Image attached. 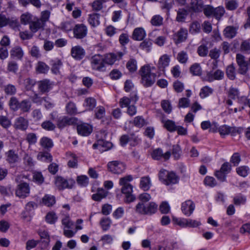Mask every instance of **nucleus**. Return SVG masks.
I'll use <instances>...</instances> for the list:
<instances>
[{
	"mask_svg": "<svg viewBox=\"0 0 250 250\" xmlns=\"http://www.w3.org/2000/svg\"><path fill=\"white\" fill-rule=\"evenodd\" d=\"M122 76V72L118 69H114L109 73L110 78L113 80L119 79Z\"/></svg>",
	"mask_w": 250,
	"mask_h": 250,
	"instance_id": "63",
	"label": "nucleus"
},
{
	"mask_svg": "<svg viewBox=\"0 0 250 250\" xmlns=\"http://www.w3.org/2000/svg\"><path fill=\"white\" fill-rule=\"evenodd\" d=\"M188 15V12L184 9H180L177 11L176 20L178 22H183L186 19Z\"/></svg>",
	"mask_w": 250,
	"mask_h": 250,
	"instance_id": "48",
	"label": "nucleus"
},
{
	"mask_svg": "<svg viewBox=\"0 0 250 250\" xmlns=\"http://www.w3.org/2000/svg\"><path fill=\"white\" fill-rule=\"evenodd\" d=\"M133 179V177L131 175L125 176L120 179L119 185L121 187L126 186L127 185H131L129 182L132 181Z\"/></svg>",
	"mask_w": 250,
	"mask_h": 250,
	"instance_id": "50",
	"label": "nucleus"
},
{
	"mask_svg": "<svg viewBox=\"0 0 250 250\" xmlns=\"http://www.w3.org/2000/svg\"><path fill=\"white\" fill-rule=\"evenodd\" d=\"M181 153V149L178 145L172 146V155L175 160H178L180 159Z\"/></svg>",
	"mask_w": 250,
	"mask_h": 250,
	"instance_id": "46",
	"label": "nucleus"
},
{
	"mask_svg": "<svg viewBox=\"0 0 250 250\" xmlns=\"http://www.w3.org/2000/svg\"><path fill=\"white\" fill-rule=\"evenodd\" d=\"M190 72L195 76H200L202 74V68L200 64L198 63H195L190 67Z\"/></svg>",
	"mask_w": 250,
	"mask_h": 250,
	"instance_id": "39",
	"label": "nucleus"
},
{
	"mask_svg": "<svg viewBox=\"0 0 250 250\" xmlns=\"http://www.w3.org/2000/svg\"><path fill=\"white\" fill-rule=\"evenodd\" d=\"M194 209V204L191 200H187L182 204V211L183 213L187 216H190Z\"/></svg>",
	"mask_w": 250,
	"mask_h": 250,
	"instance_id": "14",
	"label": "nucleus"
},
{
	"mask_svg": "<svg viewBox=\"0 0 250 250\" xmlns=\"http://www.w3.org/2000/svg\"><path fill=\"white\" fill-rule=\"evenodd\" d=\"M155 68L152 67L153 69ZM141 76V83L145 87L151 86L155 82L156 74L151 72V68L149 65H145L141 67L139 70Z\"/></svg>",
	"mask_w": 250,
	"mask_h": 250,
	"instance_id": "1",
	"label": "nucleus"
},
{
	"mask_svg": "<svg viewBox=\"0 0 250 250\" xmlns=\"http://www.w3.org/2000/svg\"><path fill=\"white\" fill-rule=\"evenodd\" d=\"M62 223L65 229H72L74 226V223L71 220L69 216H65L62 220Z\"/></svg>",
	"mask_w": 250,
	"mask_h": 250,
	"instance_id": "54",
	"label": "nucleus"
},
{
	"mask_svg": "<svg viewBox=\"0 0 250 250\" xmlns=\"http://www.w3.org/2000/svg\"><path fill=\"white\" fill-rule=\"evenodd\" d=\"M44 26L42 20L37 19L35 21H32L29 24V28L30 30L35 33L37 32L39 29L42 28Z\"/></svg>",
	"mask_w": 250,
	"mask_h": 250,
	"instance_id": "24",
	"label": "nucleus"
},
{
	"mask_svg": "<svg viewBox=\"0 0 250 250\" xmlns=\"http://www.w3.org/2000/svg\"><path fill=\"white\" fill-rule=\"evenodd\" d=\"M146 36V33L142 27L136 28L132 33V38L135 41H142Z\"/></svg>",
	"mask_w": 250,
	"mask_h": 250,
	"instance_id": "20",
	"label": "nucleus"
},
{
	"mask_svg": "<svg viewBox=\"0 0 250 250\" xmlns=\"http://www.w3.org/2000/svg\"><path fill=\"white\" fill-rule=\"evenodd\" d=\"M236 34V28L233 26H227L224 30V35L227 38H233Z\"/></svg>",
	"mask_w": 250,
	"mask_h": 250,
	"instance_id": "29",
	"label": "nucleus"
},
{
	"mask_svg": "<svg viewBox=\"0 0 250 250\" xmlns=\"http://www.w3.org/2000/svg\"><path fill=\"white\" fill-rule=\"evenodd\" d=\"M224 72L221 70L218 69L215 72L209 71L207 72L206 76V80L211 82L214 80H220L224 78Z\"/></svg>",
	"mask_w": 250,
	"mask_h": 250,
	"instance_id": "15",
	"label": "nucleus"
},
{
	"mask_svg": "<svg viewBox=\"0 0 250 250\" xmlns=\"http://www.w3.org/2000/svg\"><path fill=\"white\" fill-rule=\"evenodd\" d=\"M150 22L153 26H160L163 24V18L159 15H154L152 17Z\"/></svg>",
	"mask_w": 250,
	"mask_h": 250,
	"instance_id": "45",
	"label": "nucleus"
},
{
	"mask_svg": "<svg viewBox=\"0 0 250 250\" xmlns=\"http://www.w3.org/2000/svg\"><path fill=\"white\" fill-rule=\"evenodd\" d=\"M0 125L5 128L9 127L11 125V121L8 118L5 116H0Z\"/></svg>",
	"mask_w": 250,
	"mask_h": 250,
	"instance_id": "60",
	"label": "nucleus"
},
{
	"mask_svg": "<svg viewBox=\"0 0 250 250\" xmlns=\"http://www.w3.org/2000/svg\"><path fill=\"white\" fill-rule=\"evenodd\" d=\"M171 154L170 151H169L164 153L162 149L159 148L153 150L151 156L154 160H160L163 159L167 161L169 159Z\"/></svg>",
	"mask_w": 250,
	"mask_h": 250,
	"instance_id": "11",
	"label": "nucleus"
},
{
	"mask_svg": "<svg viewBox=\"0 0 250 250\" xmlns=\"http://www.w3.org/2000/svg\"><path fill=\"white\" fill-rule=\"evenodd\" d=\"M170 62L169 57L164 54L162 55L159 59L157 64L158 68L160 71L164 72L166 67L168 66Z\"/></svg>",
	"mask_w": 250,
	"mask_h": 250,
	"instance_id": "19",
	"label": "nucleus"
},
{
	"mask_svg": "<svg viewBox=\"0 0 250 250\" xmlns=\"http://www.w3.org/2000/svg\"><path fill=\"white\" fill-rule=\"evenodd\" d=\"M28 126V121L22 117L15 119L14 127L18 129L25 130Z\"/></svg>",
	"mask_w": 250,
	"mask_h": 250,
	"instance_id": "16",
	"label": "nucleus"
},
{
	"mask_svg": "<svg viewBox=\"0 0 250 250\" xmlns=\"http://www.w3.org/2000/svg\"><path fill=\"white\" fill-rule=\"evenodd\" d=\"M38 160L46 162H51L52 161V157L50 153L47 152H40L37 156Z\"/></svg>",
	"mask_w": 250,
	"mask_h": 250,
	"instance_id": "31",
	"label": "nucleus"
},
{
	"mask_svg": "<svg viewBox=\"0 0 250 250\" xmlns=\"http://www.w3.org/2000/svg\"><path fill=\"white\" fill-rule=\"evenodd\" d=\"M123 55L124 54L121 52L106 54L104 57L105 63L112 65L117 61H119L121 59Z\"/></svg>",
	"mask_w": 250,
	"mask_h": 250,
	"instance_id": "10",
	"label": "nucleus"
},
{
	"mask_svg": "<svg viewBox=\"0 0 250 250\" xmlns=\"http://www.w3.org/2000/svg\"><path fill=\"white\" fill-rule=\"evenodd\" d=\"M91 64L93 69L103 71L105 70V62L104 57L97 54L93 56L91 59Z\"/></svg>",
	"mask_w": 250,
	"mask_h": 250,
	"instance_id": "4",
	"label": "nucleus"
},
{
	"mask_svg": "<svg viewBox=\"0 0 250 250\" xmlns=\"http://www.w3.org/2000/svg\"><path fill=\"white\" fill-rule=\"evenodd\" d=\"M225 10L223 7H218L213 9V16L216 19H220L224 14Z\"/></svg>",
	"mask_w": 250,
	"mask_h": 250,
	"instance_id": "56",
	"label": "nucleus"
},
{
	"mask_svg": "<svg viewBox=\"0 0 250 250\" xmlns=\"http://www.w3.org/2000/svg\"><path fill=\"white\" fill-rule=\"evenodd\" d=\"M188 36V31L186 29L181 28L173 36V39L176 44L185 41Z\"/></svg>",
	"mask_w": 250,
	"mask_h": 250,
	"instance_id": "13",
	"label": "nucleus"
},
{
	"mask_svg": "<svg viewBox=\"0 0 250 250\" xmlns=\"http://www.w3.org/2000/svg\"><path fill=\"white\" fill-rule=\"evenodd\" d=\"M138 97L136 94H134L130 98L126 97H124L121 99L120 101V105L121 107H126L129 106V105L130 104L131 101L136 103L138 100Z\"/></svg>",
	"mask_w": 250,
	"mask_h": 250,
	"instance_id": "23",
	"label": "nucleus"
},
{
	"mask_svg": "<svg viewBox=\"0 0 250 250\" xmlns=\"http://www.w3.org/2000/svg\"><path fill=\"white\" fill-rule=\"evenodd\" d=\"M108 192L103 188H99L97 192L93 194L92 198L93 200L100 201L102 199L105 198L107 195Z\"/></svg>",
	"mask_w": 250,
	"mask_h": 250,
	"instance_id": "28",
	"label": "nucleus"
},
{
	"mask_svg": "<svg viewBox=\"0 0 250 250\" xmlns=\"http://www.w3.org/2000/svg\"><path fill=\"white\" fill-rule=\"evenodd\" d=\"M213 91V89L212 88L205 86L201 89L199 95L201 98L204 99L211 95Z\"/></svg>",
	"mask_w": 250,
	"mask_h": 250,
	"instance_id": "35",
	"label": "nucleus"
},
{
	"mask_svg": "<svg viewBox=\"0 0 250 250\" xmlns=\"http://www.w3.org/2000/svg\"><path fill=\"white\" fill-rule=\"evenodd\" d=\"M151 186L150 179L148 176H144L141 178L140 188L144 191L148 190Z\"/></svg>",
	"mask_w": 250,
	"mask_h": 250,
	"instance_id": "26",
	"label": "nucleus"
},
{
	"mask_svg": "<svg viewBox=\"0 0 250 250\" xmlns=\"http://www.w3.org/2000/svg\"><path fill=\"white\" fill-rule=\"evenodd\" d=\"M19 68L18 63L14 61H9L7 64V70L8 72L17 73Z\"/></svg>",
	"mask_w": 250,
	"mask_h": 250,
	"instance_id": "43",
	"label": "nucleus"
},
{
	"mask_svg": "<svg viewBox=\"0 0 250 250\" xmlns=\"http://www.w3.org/2000/svg\"><path fill=\"white\" fill-rule=\"evenodd\" d=\"M17 22L11 21V20L7 18L5 15L0 14V28L6 26L7 25L12 26L13 24H16Z\"/></svg>",
	"mask_w": 250,
	"mask_h": 250,
	"instance_id": "34",
	"label": "nucleus"
},
{
	"mask_svg": "<svg viewBox=\"0 0 250 250\" xmlns=\"http://www.w3.org/2000/svg\"><path fill=\"white\" fill-rule=\"evenodd\" d=\"M233 200L236 206H240L246 203L247 199L245 196L240 194L234 196Z\"/></svg>",
	"mask_w": 250,
	"mask_h": 250,
	"instance_id": "41",
	"label": "nucleus"
},
{
	"mask_svg": "<svg viewBox=\"0 0 250 250\" xmlns=\"http://www.w3.org/2000/svg\"><path fill=\"white\" fill-rule=\"evenodd\" d=\"M126 68L130 72H134L137 69V62L135 59H130L126 63Z\"/></svg>",
	"mask_w": 250,
	"mask_h": 250,
	"instance_id": "57",
	"label": "nucleus"
},
{
	"mask_svg": "<svg viewBox=\"0 0 250 250\" xmlns=\"http://www.w3.org/2000/svg\"><path fill=\"white\" fill-rule=\"evenodd\" d=\"M100 15L99 14L94 13L89 16L88 21L89 24L93 27H95L99 25Z\"/></svg>",
	"mask_w": 250,
	"mask_h": 250,
	"instance_id": "33",
	"label": "nucleus"
},
{
	"mask_svg": "<svg viewBox=\"0 0 250 250\" xmlns=\"http://www.w3.org/2000/svg\"><path fill=\"white\" fill-rule=\"evenodd\" d=\"M69 160L68 162V166L70 167L75 168L77 167V157L76 156L71 152L67 153Z\"/></svg>",
	"mask_w": 250,
	"mask_h": 250,
	"instance_id": "38",
	"label": "nucleus"
},
{
	"mask_svg": "<svg viewBox=\"0 0 250 250\" xmlns=\"http://www.w3.org/2000/svg\"><path fill=\"white\" fill-rule=\"evenodd\" d=\"M250 169L247 166H241L236 168L237 173L240 176L245 177L249 172Z\"/></svg>",
	"mask_w": 250,
	"mask_h": 250,
	"instance_id": "51",
	"label": "nucleus"
},
{
	"mask_svg": "<svg viewBox=\"0 0 250 250\" xmlns=\"http://www.w3.org/2000/svg\"><path fill=\"white\" fill-rule=\"evenodd\" d=\"M23 164L27 168H30L32 167L34 163L32 158L28 154H25L23 158Z\"/></svg>",
	"mask_w": 250,
	"mask_h": 250,
	"instance_id": "49",
	"label": "nucleus"
},
{
	"mask_svg": "<svg viewBox=\"0 0 250 250\" xmlns=\"http://www.w3.org/2000/svg\"><path fill=\"white\" fill-rule=\"evenodd\" d=\"M38 88L40 92L44 93L48 92L53 86L52 83L48 80H43L38 83Z\"/></svg>",
	"mask_w": 250,
	"mask_h": 250,
	"instance_id": "17",
	"label": "nucleus"
},
{
	"mask_svg": "<svg viewBox=\"0 0 250 250\" xmlns=\"http://www.w3.org/2000/svg\"><path fill=\"white\" fill-rule=\"evenodd\" d=\"M177 59L180 63H185L188 60V56L186 52L182 51L178 54Z\"/></svg>",
	"mask_w": 250,
	"mask_h": 250,
	"instance_id": "62",
	"label": "nucleus"
},
{
	"mask_svg": "<svg viewBox=\"0 0 250 250\" xmlns=\"http://www.w3.org/2000/svg\"><path fill=\"white\" fill-rule=\"evenodd\" d=\"M96 101L94 98L89 97L84 100L83 105L87 108V110H93L96 106Z\"/></svg>",
	"mask_w": 250,
	"mask_h": 250,
	"instance_id": "37",
	"label": "nucleus"
},
{
	"mask_svg": "<svg viewBox=\"0 0 250 250\" xmlns=\"http://www.w3.org/2000/svg\"><path fill=\"white\" fill-rule=\"evenodd\" d=\"M92 131V127L87 124H82L77 125V132L79 134L83 136H88Z\"/></svg>",
	"mask_w": 250,
	"mask_h": 250,
	"instance_id": "18",
	"label": "nucleus"
},
{
	"mask_svg": "<svg viewBox=\"0 0 250 250\" xmlns=\"http://www.w3.org/2000/svg\"><path fill=\"white\" fill-rule=\"evenodd\" d=\"M30 193V187L26 183H22L19 184L16 190V195L17 196L25 198L28 196Z\"/></svg>",
	"mask_w": 250,
	"mask_h": 250,
	"instance_id": "9",
	"label": "nucleus"
},
{
	"mask_svg": "<svg viewBox=\"0 0 250 250\" xmlns=\"http://www.w3.org/2000/svg\"><path fill=\"white\" fill-rule=\"evenodd\" d=\"M41 126L42 128L48 131H52L54 130L55 125L50 121H45L43 122Z\"/></svg>",
	"mask_w": 250,
	"mask_h": 250,
	"instance_id": "59",
	"label": "nucleus"
},
{
	"mask_svg": "<svg viewBox=\"0 0 250 250\" xmlns=\"http://www.w3.org/2000/svg\"><path fill=\"white\" fill-rule=\"evenodd\" d=\"M4 91L6 94L13 95L16 94L17 89L15 85L11 84H8L4 86Z\"/></svg>",
	"mask_w": 250,
	"mask_h": 250,
	"instance_id": "55",
	"label": "nucleus"
},
{
	"mask_svg": "<svg viewBox=\"0 0 250 250\" xmlns=\"http://www.w3.org/2000/svg\"><path fill=\"white\" fill-rule=\"evenodd\" d=\"M6 161L10 164H14L19 161V157L13 149L8 150L5 153Z\"/></svg>",
	"mask_w": 250,
	"mask_h": 250,
	"instance_id": "21",
	"label": "nucleus"
},
{
	"mask_svg": "<svg viewBox=\"0 0 250 250\" xmlns=\"http://www.w3.org/2000/svg\"><path fill=\"white\" fill-rule=\"evenodd\" d=\"M11 58L18 60H21L23 56L24 52L21 46L13 47L10 51Z\"/></svg>",
	"mask_w": 250,
	"mask_h": 250,
	"instance_id": "22",
	"label": "nucleus"
},
{
	"mask_svg": "<svg viewBox=\"0 0 250 250\" xmlns=\"http://www.w3.org/2000/svg\"><path fill=\"white\" fill-rule=\"evenodd\" d=\"M73 32L75 38L82 39L87 35V28L84 24H77L73 28Z\"/></svg>",
	"mask_w": 250,
	"mask_h": 250,
	"instance_id": "7",
	"label": "nucleus"
},
{
	"mask_svg": "<svg viewBox=\"0 0 250 250\" xmlns=\"http://www.w3.org/2000/svg\"><path fill=\"white\" fill-rule=\"evenodd\" d=\"M8 104L12 110L16 111L19 109L20 102L16 97H12L9 101Z\"/></svg>",
	"mask_w": 250,
	"mask_h": 250,
	"instance_id": "30",
	"label": "nucleus"
},
{
	"mask_svg": "<svg viewBox=\"0 0 250 250\" xmlns=\"http://www.w3.org/2000/svg\"><path fill=\"white\" fill-rule=\"evenodd\" d=\"M32 16L29 13L23 14L21 17V22L23 24H30L32 21Z\"/></svg>",
	"mask_w": 250,
	"mask_h": 250,
	"instance_id": "61",
	"label": "nucleus"
},
{
	"mask_svg": "<svg viewBox=\"0 0 250 250\" xmlns=\"http://www.w3.org/2000/svg\"><path fill=\"white\" fill-rule=\"evenodd\" d=\"M164 126L169 131H173L176 130V126L174 122L171 120H167L165 121L163 120Z\"/></svg>",
	"mask_w": 250,
	"mask_h": 250,
	"instance_id": "52",
	"label": "nucleus"
},
{
	"mask_svg": "<svg viewBox=\"0 0 250 250\" xmlns=\"http://www.w3.org/2000/svg\"><path fill=\"white\" fill-rule=\"evenodd\" d=\"M76 180L78 184L82 187H86L89 183L88 178L86 175L78 176Z\"/></svg>",
	"mask_w": 250,
	"mask_h": 250,
	"instance_id": "47",
	"label": "nucleus"
},
{
	"mask_svg": "<svg viewBox=\"0 0 250 250\" xmlns=\"http://www.w3.org/2000/svg\"><path fill=\"white\" fill-rule=\"evenodd\" d=\"M46 221L47 223L53 224H54L57 220L58 217L53 212H50L47 214L45 217Z\"/></svg>",
	"mask_w": 250,
	"mask_h": 250,
	"instance_id": "58",
	"label": "nucleus"
},
{
	"mask_svg": "<svg viewBox=\"0 0 250 250\" xmlns=\"http://www.w3.org/2000/svg\"><path fill=\"white\" fill-rule=\"evenodd\" d=\"M111 223V220L108 218H103L100 221V225L104 231H106L109 229Z\"/></svg>",
	"mask_w": 250,
	"mask_h": 250,
	"instance_id": "53",
	"label": "nucleus"
},
{
	"mask_svg": "<svg viewBox=\"0 0 250 250\" xmlns=\"http://www.w3.org/2000/svg\"><path fill=\"white\" fill-rule=\"evenodd\" d=\"M75 184L72 179L66 180L61 176H57L55 178V184L60 190L64 188H71Z\"/></svg>",
	"mask_w": 250,
	"mask_h": 250,
	"instance_id": "5",
	"label": "nucleus"
},
{
	"mask_svg": "<svg viewBox=\"0 0 250 250\" xmlns=\"http://www.w3.org/2000/svg\"><path fill=\"white\" fill-rule=\"evenodd\" d=\"M55 203V197L53 196L46 195L42 199V203L48 207L52 206Z\"/></svg>",
	"mask_w": 250,
	"mask_h": 250,
	"instance_id": "40",
	"label": "nucleus"
},
{
	"mask_svg": "<svg viewBox=\"0 0 250 250\" xmlns=\"http://www.w3.org/2000/svg\"><path fill=\"white\" fill-rule=\"evenodd\" d=\"M49 67L43 62H39L37 66V70L41 73H45L49 70Z\"/></svg>",
	"mask_w": 250,
	"mask_h": 250,
	"instance_id": "64",
	"label": "nucleus"
},
{
	"mask_svg": "<svg viewBox=\"0 0 250 250\" xmlns=\"http://www.w3.org/2000/svg\"><path fill=\"white\" fill-rule=\"evenodd\" d=\"M159 179L165 185H170L175 184L178 182V176L173 172L163 169L159 172Z\"/></svg>",
	"mask_w": 250,
	"mask_h": 250,
	"instance_id": "3",
	"label": "nucleus"
},
{
	"mask_svg": "<svg viewBox=\"0 0 250 250\" xmlns=\"http://www.w3.org/2000/svg\"><path fill=\"white\" fill-rule=\"evenodd\" d=\"M191 9L194 12L202 11L204 8V3L202 0H191Z\"/></svg>",
	"mask_w": 250,
	"mask_h": 250,
	"instance_id": "25",
	"label": "nucleus"
},
{
	"mask_svg": "<svg viewBox=\"0 0 250 250\" xmlns=\"http://www.w3.org/2000/svg\"><path fill=\"white\" fill-rule=\"evenodd\" d=\"M107 167L109 171L117 174L122 173L125 169V165L123 163L118 161L109 162Z\"/></svg>",
	"mask_w": 250,
	"mask_h": 250,
	"instance_id": "6",
	"label": "nucleus"
},
{
	"mask_svg": "<svg viewBox=\"0 0 250 250\" xmlns=\"http://www.w3.org/2000/svg\"><path fill=\"white\" fill-rule=\"evenodd\" d=\"M226 74L227 77L231 80L235 78V68L233 64L229 65L226 69Z\"/></svg>",
	"mask_w": 250,
	"mask_h": 250,
	"instance_id": "44",
	"label": "nucleus"
},
{
	"mask_svg": "<svg viewBox=\"0 0 250 250\" xmlns=\"http://www.w3.org/2000/svg\"><path fill=\"white\" fill-rule=\"evenodd\" d=\"M152 42L150 39L145 40L140 44V48L147 52H149L152 48Z\"/></svg>",
	"mask_w": 250,
	"mask_h": 250,
	"instance_id": "36",
	"label": "nucleus"
},
{
	"mask_svg": "<svg viewBox=\"0 0 250 250\" xmlns=\"http://www.w3.org/2000/svg\"><path fill=\"white\" fill-rule=\"evenodd\" d=\"M77 123V119L75 117L63 116L58 119L57 126L59 128H63L68 125H74Z\"/></svg>",
	"mask_w": 250,
	"mask_h": 250,
	"instance_id": "8",
	"label": "nucleus"
},
{
	"mask_svg": "<svg viewBox=\"0 0 250 250\" xmlns=\"http://www.w3.org/2000/svg\"><path fill=\"white\" fill-rule=\"evenodd\" d=\"M85 54V50L80 45L73 46L71 49V55L75 60H82L84 57Z\"/></svg>",
	"mask_w": 250,
	"mask_h": 250,
	"instance_id": "12",
	"label": "nucleus"
},
{
	"mask_svg": "<svg viewBox=\"0 0 250 250\" xmlns=\"http://www.w3.org/2000/svg\"><path fill=\"white\" fill-rule=\"evenodd\" d=\"M62 62L60 60H55L52 61L51 71L54 74H58L60 69L62 66Z\"/></svg>",
	"mask_w": 250,
	"mask_h": 250,
	"instance_id": "42",
	"label": "nucleus"
},
{
	"mask_svg": "<svg viewBox=\"0 0 250 250\" xmlns=\"http://www.w3.org/2000/svg\"><path fill=\"white\" fill-rule=\"evenodd\" d=\"M40 144L42 147L47 150L50 149L53 146L52 140L47 137L42 138L40 140Z\"/></svg>",
	"mask_w": 250,
	"mask_h": 250,
	"instance_id": "27",
	"label": "nucleus"
},
{
	"mask_svg": "<svg viewBox=\"0 0 250 250\" xmlns=\"http://www.w3.org/2000/svg\"><path fill=\"white\" fill-rule=\"evenodd\" d=\"M31 107V103L28 100H24L20 102L19 109L22 112H28Z\"/></svg>",
	"mask_w": 250,
	"mask_h": 250,
	"instance_id": "32",
	"label": "nucleus"
},
{
	"mask_svg": "<svg viewBox=\"0 0 250 250\" xmlns=\"http://www.w3.org/2000/svg\"><path fill=\"white\" fill-rule=\"evenodd\" d=\"M157 209L158 206L153 202L147 204L139 202L135 207V212L141 215H152L157 212Z\"/></svg>",
	"mask_w": 250,
	"mask_h": 250,
	"instance_id": "2",
	"label": "nucleus"
}]
</instances>
